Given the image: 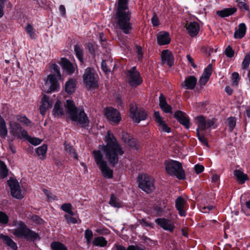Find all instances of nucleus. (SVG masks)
Returning <instances> with one entry per match:
<instances>
[{
	"label": "nucleus",
	"mask_w": 250,
	"mask_h": 250,
	"mask_svg": "<svg viewBox=\"0 0 250 250\" xmlns=\"http://www.w3.org/2000/svg\"><path fill=\"white\" fill-rule=\"evenodd\" d=\"M117 27L125 34H129L133 29L131 13L127 6V0H118L115 14Z\"/></svg>",
	"instance_id": "f257e3e1"
},
{
	"label": "nucleus",
	"mask_w": 250,
	"mask_h": 250,
	"mask_svg": "<svg viewBox=\"0 0 250 250\" xmlns=\"http://www.w3.org/2000/svg\"><path fill=\"white\" fill-rule=\"evenodd\" d=\"M105 138L106 144L103 146V149L109 163L114 167L118 164L119 156H122L124 151L113 134L109 131L107 132Z\"/></svg>",
	"instance_id": "f03ea898"
},
{
	"label": "nucleus",
	"mask_w": 250,
	"mask_h": 250,
	"mask_svg": "<svg viewBox=\"0 0 250 250\" xmlns=\"http://www.w3.org/2000/svg\"><path fill=\"white\" fill-rule=\"evenodd\" d=\"M65 112L68 115L70 119L81 125L82 127L88 126L89 120L83 109H78L74 102L70 100H67L65 104Z\"/></svg>",
	"instance_id": "7ed1b4c3"
},
{
	"label": "nucleus",
	"mask_w": 250,
	"mask_h": 250,
	"mask_svg": "<svg viewBox=\"0 0 250 250\" xmlns=\"http://www.w3.org/2000/svg\"><path fill=\"white\" fill-rule=\"evenodd\" d=\"M14 226L16 228L13 229V233L16 237L33 241L40 238L38 233L30 229L23 222L16 221Z\"/></svg>",
	"instance_id": "20e7f679"
},
{
	"label": "nucleus",
	"mask_w": 250,
	"mask_h": 250,
	"mask_svg": "<svg viewBox=\"0 0 250 250\" xmlns=\"http://www.w3.org/2000/svg\"><path fill=\"white\" fill-rule=\"evenodd\" d=\"M166 170L171 176L179 180L185 179V173L182 164L178 161L170 160L165 162Z\"/></svg>",
	"instance_id": "39448f33"
},
{
	"label": "nucleus",
	"mask_w": 250,
	"mask_h": 250,
	"mask_svg": "<svg viewBox=\"0 0 250 250\" xmlns=\"http://www.w3.org/2000/svg\"><path fill=\"white\" fill-rule=\"evenodd\" d=\"M94 160L101 170L103 176L110 179L113 177V170L108 166L106 162L104 159V156L100 150H94L92 152Z\"/></svg>",
	"instance_id": "423d86ee"
},
{
	"label": "nucleus",
	"mask_w": 250,
	"mask_h": 250,
	"mask_svg": "<svg viewBox=\"0 0 250 250\" xmlns=\"http://www.w3.org/2000/svg\"><path fill=\"white\" fill-rule=\"evenodd\" d=\"M51 71L53 74H49L47 77V80L46 82V84H49V87L47 91V93L58 91L59 88V84L58 82V79H60L61 77L60 71V67L56 64H53L51 66Z\"/></svg>",
	"instance_id": "0eeeda50"
},
{
	"label": "nucleus",
	"mask_w": 250,
	"mask_h": 250,
	"mask_svg": "<svg viewBox=\"0 0 250 250\" xmlns=\"http://www.w3.org/2000/svg\"><path fill=\"white\" fill-rule=\"evenodd\" d=\"M138 182L139 188L147 193H150L155 189L154 178L146 174H140Z\"/></svg>",
	"instance_id": "6e6552de"
},
{
	"label": "nucleus",
	"mask_w": 250,
	"mask_h": 250,
	"mask_svg": "<svg viewBox=\"0 0 250 250\" xmlns=\"http://www.w3.org/2000/svg\"><path fill=\"white\" fill-rule=\"evenodd\" d=\"M83 80L84 84L88 89L95 88L98 86V76L91 67H87L85 69Z\"/></svg>",
	"instance_id": "1a4fd4ad"
},
{
	"label": "nucleus",
	"mask_w": 250,
	"mask_h": 250,
	"mask_svg": "<svg viewBox=\"0 0 250 250\" xmlns=\"http://www.w3.org/2000/svg\"><path fill=\"white\" fill-rule=\"evenodd\" d=\"M130 117L133 122L139 123L146 120L147 114L144 109H138L135 104H132L130 105Z\"/></svg>",
	"instance_id": "9d476101"
},
{
	"label": "nucleus",
	"mask_w": 250,
	"mask_h": 250,
	"mask_svg": "<svg viewBox=\"0 0 250 250\" xmlns=\"http://www.w3.org/2000/svg\"><path fill=\"white\" fill-rule=\"evenodd\" d=\"M196 121L198 125L196 128V134L198 139L202 136L199 133V129L201 130H205L207 128L212 126L214 124V119L206 120L203 116L197 117L196 118Z\"/></svg>",
	"instance_id": "9b49d317"
},
{
	"label": "nucleus",
	"mask_w": 250,
	"mask_h": 250,
	"mask_svg": "<svg viewBox=\"0 0 250 250\" xmlns=\"http://www.w3.org/2000/svg\"><path fill=\"white\" fill-rule=\"evenodd\" d=\"M128 83L132 87H137L143 82L139 72L136 70V66H133L127 73Z\"/></svg>",
	"instance_id": "f8f14e48"
},
{
	"label": "nucleus",
	"mask_w": 250,
	"mask_h": 250,
	"mask_svg": "<svg viewBox=\"0 0 250 250\" xmlns=\"http://www.w3.org/2000/svg\"><path fill=\"white\" fill-rule=\"evenodd\" d=\"M7 184L10 188L11 194L13 197L18 199L23 198L20 184L16 179L11 177L7 181Z\"/></svg>",
	"instance_id": "ddd939ff"
},
{
	"label": "nucleus",
	"mask_w": 250,
	"mask_h": 250,
	"mask_svg": "<svg viewBox=\"0 0 250 250\" xmlns=\"http://www.w3.org/2000/svg\"><path fill=\"white\" fill-rule=\"evenodd\" d=\"M10 133L14 137L20 139H24L27 137V132L22 129L19 124L16 122L11 123L10 124Z\"/></svg>",
	"instance_id": "4468645a"
},
{
	"label": "nucleus",
	"mask_w": 250,
	"mask_h": 250,
	"mask_svg": "<svg viewBox=\"0 0 250 250\" xmlns=\"http://www.w3.org/2000/svg\"><path fill=\"white\" fill-rule=\"evenodd\" d=\"M105 115L109 121L118 124L121 120L119 112L112 107L106 108L105 109Z\"/></svg>",
	"instance_id": "2eb2a0df"
},
{
	"label": "nucleus",
	"mask_w": 250,
	"mask_h": 250,
	"mask_svg": "<svg viewBox=\"0 0 250 250\" xmlns=\"http://www.w3.org/2000/svg\"><path fill=\"white\" fill-rule=\"evenodd\" d=\"M155 222L165 230H168L171 232L174 231L175 226L172 222L165 218H157Z\"/></svg>",
	"instance_id": "dca6fc26"
},
{
	"label": "nucleus",
	"mask_w": 250,
	"mask_h": 250,
	"mask_svg": "<svg viewBox=\"0 0 250 250\" xmlns=\"http://www.w3.org/2000/svg\"><path fill=\"white\" fill-rule=\"evenodd\" d=\"M174 117L186 129L189 128V118L185 112L178 110L174 113Z\"/></svg>",
	"instance_id": "f3484780"
},
{
	"label": "nucleus",
	"mask_w": 250,
	"mask_h": 250,
	"mask_svg": "<svg viewBox=\"0 0 250 250\" xmlns=\"http://www.w3.org/2000/svg\"><path fill=\"white\" fill-rule=\"evenodd\" d=\"M175 207L181 216H185L186 215L185 209L187 208V202L182 197L179 196L176 199Z\"/></svg>",
	"instance_id": "a211bd4d"
},
{
	"label": "nucleus",
	"mask_w": 250,
	"mask_h": 250,
	"mask_svg": "<svg viewBox=\"0 0 250 250\" xmlns=\"http://www.w3.org/2000/svg\"><path fill=\"white\" fill-rule=\"evenodd\" d=\"M171 39L168 32L161 31L157 35V42L159 45H164L170 43Z\"/></svg>",
	"instance_id": "6ab92c4d"
},
{
	"label": "nucleus",
	"mask_w": 250,
	"mask_h": 250,
	"mask_svg": "<svg viewBox=\"0 0 250 250\" xmlns=\"http://www.w3.org/2000/svg\"><path fill=\"white\" fill-rule=\"evenodd\" d=\"M154 116L156 122L158 124V126L163 131L167 133L171 132V128L165 123L163 119L161 117L159 111H155L154 113Z\"/></svg>",
	"instance_id": "aec40b11"
},
{
	"label": "nucleus",
	"mask_w": 250,
	"mask_h": 250,
	"mask_svg": "<svg viewBox=\"0 0 250 250\" xmlns=\"http://www.w3.org/2000/svg\"><path fill=\"white\" fill-rule=\"evenodd\" d=\"M197 83V79L194 76L187 77L182 83L181 86L186 89L193 90Z\"/></svg>",
	"instance_id": "412c9836"
},
{
	"label": "nucleus",
	"mask_w": 250,
	"mask_h": 250,
	"mask_svg": "<svg viewBox=\"0 0 250 250\" xmlns=\"http://www.w3.org/2000/svg\"><path fill=\"white\" fill-rule=\"evenodd\" d=\"M162 61L163 63H166L169 67L174 64V57L171 51L164 50L161 53Z\"/></svg>",
	"instance_id": "4be33fe9"
},
{
	"label": "nucleus",
	"mask_w": 250,
	"mask_h": 250,
	"mask_svg": "<svg viewBox=\"0 0 250 250\" xmlns=\"http://www.w3.org/2000/svg\"><path fill=\"white\" fill-rule=\"evenodd\" d=\"M52 104L53 102L49 100V98L46 95H44L42 99L41 104L40 107L41 114L44 115L47 110L52 107Z\"/></svg>",
	"instance_id": "5701e85b"
},
{
	"label": "nucleus",
	"mask_w": 250,
	"mask_h": 250,
	"mask_svg": "<svg viewBox=\"0 0 250 250\" xmlns=\"http://www.w3.org/2000/svg\"><path fill=\"white\" fill-rule=\"evenodd\" d=\"M186 29L188 34L191 37L196 36L200 29L199 24L196 21L190 22L186 25Z\"/></svg>",
	"instance_id": "b1692460"
},
{
	"label": "nucleus",
	"mask_w": 250,
	"mask_h": 250,
	"mask_svg": "<svg viewBox=\"0 0 250 250\" xmlns=\"http://www.w3.org/2000/svg\"><path fill=\"white\" fill-rule=\"evenodd\" d=\"M61 65L64 72L67 74H71L75 71V67L66 58L61 60Z\"/></svg>",
	"instance_id": "393cba45"
},
{
	"label": "nucleus",
	"mask_w": 250,
	"mask_h": 250,
	"mask_svg": "<svg viewBox=\"0 0 250 250\" xmlns=\"http://www.w3.org/2000/svg\"><path fill=\"white\" fill-rule=\"evenodd\" d=\"M159 106L163 111L165 113H172V107L167 104L166 98L163 94L159 96Z\"/></svg>",
	"instance_id": "a878e982"
},
{
	"label": "nucleus",
	"mask_w": 250,
	"mask_h": 250,
	"mask_svg": "<svg viewBox=\"0 0 250 250\" xmlns=\"http://www.w3.org/2000/svg\"><path fill=\"white\" fill-rule=\"evenodd\" d=\"M233 174L240 184H244L246 181L249 180L248 175L244 173L241 169H235Z\"/></svg>",
	"instance_id": "bb28decb"
},
{
	"label": "nucleus",
	"mask_w": 250,
	"mask_h": 250,
	"mask_svg": "<svg viewBox=\"0 0 250 250\" xmlns=\"http://www.w3.org/2000/svg\"><path fill=\"white\" fill-rule=\"evenodd\" d=\"M52 112L53 115L57 118H61L64 115V111L60 100H58L55 103Z\"/></svg>",
	"instance_id": "cd10ccee"
},
{
	"label": "nucleus",
	"mask_w": 250,
	"mask_h": 250,
	"mask_svg": "<svg viewBox=\"0 0 250 250\" xmlns=\"http://www.w3.org/2000/svg\"><path fill=\"white\" fill-rule=\"evenodd\" d=\"M246 25L244 23H241L238 25V28L236 29L234 33V37L235 39H242L244 37L246 32Z\"/></svg>",
	"instance_id": "c85d7f7f"
},
{
	"label": "nucleus",
	"mask_w": 250,
	"mask_h": 250,
	"mask_svg": "<svg viewBox=\"0 0 250 250\" xmlns=\"http://www.w3.org/2000/svg\"><path fill=\"white\" fill-rule=\"evenodd\" d=\"M0 239L3 240L7 246L10 247L13 250L17 249V244L8 235L0 234Z\"/></svg>",
	"instance_id": "c756f323"
},
{
	"label": "nucleus",
	"mask_w": 250,
	"mask_h": 250,
	"mask_svg": "<svg viewBox=\"0 0 250 250\" xmlns=\"http://www.w3.org/2000/svg\"><path fill=\"white\" fill-rule=\"evenodd\" d=\"M236 11L237 9L235 7L227 8L222 10L217 11L216 14L222 18H224L233 14Z\"/></svg>",
	"instance_id": "7c9ffc66"
},
{
	"label": "nucleus",
	"mask_w": 250,
	"mask_h": 250,
	"mask_svg": "<svg viewBox=\"0 0 250 250\" xmlns=\"http://www.w3.org/2000/svg\"><path fill=\"white\" fill-rule=\"evenodd\" d=\"M76 88V82L73 79H70L65 84V91L68 94L73 93Z\"/></svg>",
	"instance_id": "2f4dec72"
},
{
	"label": "nucleus",
	"mask_w": 250,
	"mask_h": 250,
	"mask_svg": "<svg viewBox=\"0 0 250 250\" xmlns=\"http://www.w3.org/2000/svg\"><path fill=\"white\" fill-rule=\"evenodd\" d=\"M92 243L95 246L104 247L106 246L107 241L103 236H98L94 238Z\"/></svg>",
	"instance_id": "473e14b6"
},
{
	"label": "nucleus",
	"mask_w": 250,
	"mask_h": 250,
	"mask_svg": "<svg viewBox=\"0 0 250 250\" xmlns=\"http://www.w3.org/2000/svg\"><path fill=\"white\" fill-rule=\"evenodd\" d=\"M7 129L4 119L0 115V136L5 138L7 135Z\"/></svg>",
	"instance_id": "72a5a7b5"
},
{
	"label": "nucleus",
	"mask_w": 250,
	"mask_h": 250,
	"mask_svg": "<svg viewBox=\"0 0 250 250\" xmlns=\"http://www.w3.org/2000/svg\"><path fill=\"white\" fill-rule=\"evenodd\" d=\"M47 146L46 145H43L36 148V152L40 159L43 160L46 154Z\"/></svg>",
	"instance_id": "f704fd0d"
},
{
	"label": "nucleus",
	"mask_w": 250,
	"mask_h": 250,
	"mask_svg": "<svg viewBox=\"0 0 250 250\" xmlns=\"http://www.w3.org/2000/svg\"><path fill=\"white\" fill-rule=\"evenodd\" d=\"M74 52L77 59L79 60L80 62L83 63V48L78 44L74 45Z\"/></svg>",
	"instance_id": "c9c22d12"
},
{
	"label": "nucleus",
	"mask_w": 250,
	"mask_h": 250,
	"mask_svg": "<svg viewBox=\"0 0 250 250\" xmlns=\"http://www.w3.org/2000/svg\"><path fill=\"white\" fill-rule=\"evenodd\" d=\"M8 169L5 163L0 160V177L4 179L6 178L8 173Z\"/></svg>",
	"instance_id": "e433bc0d"
},
{
	"label": "nucleus",
	"mask_w": 250,
	"mask_h": 250,
	"mask_svg": "<svg viewBox=\"0 0 250 250\" xmlns=\"http://www.w3.org/2000/svg\"><path fill=\"white\" fill-rule=\"evenodd\" d=\"M109 204L113 207L119 208L121 207L118 198L114 194H111Z\"/></svg>",
	"instance_id": "4c0bfd02"
},
{
	"label": "nucleus",
	"mask_w": 250,
	"mask_h": 250,
	"mask_svg": "<svg viewBox=\"0 0 250 250\" xmlns=\"http://www.w3.org/2000/svg\"><path fill=\"white\" fill-rule=\"evenodd\" d=\"M65 150L67 153H68L71 157L75 159L76 160L78 159V156L75 149L70 145H65Z\"/></svg>",
	"instance_id": "58836bf2"
},
{
	"label": "nucleus",
	"mask_w": 250,
	"mask_h": 250,
	"mask_svg": "<svg viewBox=\"0 0 250 250\" xmlns=\"http://www.w3.org/2000/svg\"><path fill=\"white\" fill-rule=\"evenodd\" d=\"M51 248L52 250H67V248L59 242H52L51 244Z\"/></svg>",
	"instance_id": "ea45409f"
},
{
	"label": "nucleus",
	"mask_w": 250,
	"mask_h": 250,
	"mask_svg": "<svg viewBox=\"0 0 250 250\" xmlns=\"http://www.w3.org/2000/svg\"><path fill=\"white\" fill-rule=\"evenodd\" d=\"M61 209L64 212L68 213L71 216L74 215V213L72 211V206L70 203L63 204L61 207Z\"/></svg>",
	"instance_id": "a19ab883"
},
{
	"label": "nucleus",
	"mask_w": 250,
	"mask_h": 250,
	"mask_svg": "<svg viewBox=\"0 0 250 250\" xmlns=\"http://www.w3.org/2000/svg\"><path fill=\"white\" fill-rule=\"evenodd\" d=\"M24 139L27 140L30 143L34 146L39 145L42 141V140L38 138H33L29 136L28 134H27V137H25Z\"/></svg>",
	"instance_id": "79ce46f5"
},
{
	"label": "nucleus",
	"mask_w": 250,
	"mask_h": 250,
	"mask_svg": "<svg viewBox=\"0 0 250 250\" xmlns=\"http://www.w3.org/2000/svg\"><path fill=\"white\" fill-rule=\"evenodd\" d=\"M93 236V234L91 230L88 229L85 230L84 238L86 239L87 245H89L91 243Z\"/></svg>",
	"instance_id": "37998d69"
},
{
	"label": "nucleus",
	"mask_w": 250,
	"mask_h": 250,
	"mask_svg": "<svg viewBox=\"0 0 250 250\" xmlns=\"http://www.w3.org/2000/svg\"><path fill=\"white\" fill-rule=\"evenodd\" d=\"M116 250H144V249L137 245H130L127 247V249L123 246H117Z\"/></svg>",
	"instance_id": "c03bdc74"
},
{
	"label": "nucleus",
	"mask_w": 250,
	"mask_h": 250,
	"mask_svg": "<svg viewBox=\"0 0 250 250\" xmlns=\"http://www.w3.org/2000/svg\"><path fill=\"white\" fill-rule=\"evenodd\" d=\"M26 32L29 35L31 39H34L36 38V34L35 30L32 25L28 24L25 28Z\"/></svg>",
	"instance_id": "a18cd8bd"
},
{
	"label": "nucleus",
	"mask_w": 250,
	"mask_h": 250,
	"mask_svg": "<svg viewBox=\"0 0 250 250\" xmlns=\"http://www.w3.org/2000/svg\"><path fill=\"white\" fill-rule=\"evenodd\" d=\"M250 63V55L247 54L243 61L242 64V68L243 69H246L249 66Z\"/></svg>",
	"instance_id": "49530a36"
},
{
	"label": "nucleus",
	"mask_w": 250,
	"mask_h": 250,
	"mask_svg": "<svg viewBox=\"0 0 250 250\" xmlns=\"http://www.w3.org/2000/svg\"><path fill=\"white\" fill-rule=\"evenodd\" d=\"M17 120L18 122L23 123L26 125H28L31 123V121L25 115H18Z\"/></svg>",
	"instance_id": "de8ad7c7"
},
{
	"label": "nucleus",
	"mask_w": 250,
	"mask_h": 250,
	"mask_svg": "<svg viewBox=\"0 0 250 250\" xmlns=\"http://www.w3.org/2000/svg\"><path fill=\"white\" fill-rule=\"evenodd\" d=\"M228 125L230 131H232L236 125V119L235 117H230L228 119Z\"/></svg>",
	"instance_id": "09e8293b"
},
{
	"label": "nucleus",
	"mask_w": 250,
	"mask_h": 250,
	"mask_svg": "<svg viewBox=\"0 0 250 250\" xmlns=\"http://www.w3.org/2000/svg\"><path fill=\"white\" fill-rule=\"evenodd\" d=\"M225 54L227 57L232 58L234 55V51L230 45H228L225 49Z\"/></svg>",
	"instance_id": "8fccbe9b"
},
{
	"label": "nucleus",
	"mask_w": 250,
	"mask_h": 250,
	"mask_svg": "<svg viewBox=\"0 0 250 250\" xmlns=\"http://www.w3.org/2000/svg\"><path fill=\"white\" fill-rule=\"evenodd\" d=\"M9 220L8 216L6 213L2 211H0V223L2 224H6Z\"/></svg>",
	"instance_id": "3c124183"
},
{
	"label": "nucleus",
	"mask_w": 250,
	"mask_h": 250,
	"mask_svg": "<svg viewBox=\"0 0 250 250\" xmlns=\"http://www.w3.org/2000/svg\"><path fill=\"white\" fill-rule=\"evenodd\" d=\"M212 71V65L211 64H209L205 69L203 75L206 76L209 78L211 75Z\"/></svg>",
	"instance_id": "603ef678"
},
{
	"label": "nucleus",
	"mask_w": 250,
	"mask_h": 250,
	"mask_svg": "<svg viewBox=\"0 0 250 250\" xmlns=\"http://www.w3.org/2000/svg\"><path fill=\"white\" fill-rule=\"evenodd\" d=\"M231 78L233 83L237 85L240 79L239 74L237 72H233L231 74Z\"/></svg>",
	"instance_id": "864d4df0"
},
{
	"label": "nucleus",
	"mask_w": 250,
	"mask_h": 250,
	"mask_svg": "<svg viewBox=\"0 0 250 250\" xmlns=\"http://www.w3.org/2000/svg\"><path fill=\"white\" fill-rule=\"evenodd\" d=\"M209 77H207L206 76L203 75L200 77L199 83L200 85H205L208 82L209 80Z\"/></svg>",
	"instance_id": "5fc2aeb1"
},
{
	"label": "nucleus",
	"mask_w": 250,
	"mask_h": 250,
	"mask_svg": "<svg viewBox=\"0 0 250 250\" xmlns=\"http://www.w3.org/2000/svg\"><path fill=\"white\" fill-rule=\"evenodd\" d=\"M87 46L90 53L91 54L94 55L95 53V50L97 48V46L91 43H88L87 44Z\"/></svg>",
	"instance_id": "6e6d98bb"
},
{
	"label": "nucleus",
	"mask_w": 250,
	"mask_h": 250,
	"mask_svg": "<svg viewBox=\"0 0 250 250\" xmlns=\"http://www.w3.org/2000/svg\"><path fill=\"white\" fill-rule=\"evenodd\" d=\"M151 22L154 26H158L160 24L159 19L156 14H154L153 16L151 19Z\"/></svg>",
	"instance_id": "4d7b16f0"
},
{
	"label": "nucleus",
	"mask_w": 250,
	"mask_h": 250,
	"mask_svg": "<svg viewBox=\"0 0 250 250\" xmlns=\"http://www.w3.org/2000/svg\"><path fill=\"white\" fill-rule=\"evenodd\" d=\"M65 218L66 219L68 223L71 224H76L77 223V219L73 217L69 216V215L66 214L64 215Z\"/></svg>",
	"instance_id": "13d9d810"
},
{
	"label": "nucleus",
	"mask_w": 250,
	"mask_h": 250,
	"mask_svg": "<svg viewBox=\"0 0 250 250\" xmlns=\"http://www.w3.org/2000/svg\"><path fill=\"white\" fill-rule=\"evenodd\" d=\"M194 169L197 174H200L204 171V167L203 165H196L194 166Z\"/></svg>",
	"instance_id": "bf43d9fd"
},
{
	"label": "nucleus",
	"mask_w": 250,
	"mask_h": 250,
	"mask_svg": "<svg viewBox=\"0 0 250 250\" xmlns=\"http://www.w3.org/2000/svg\"><path fill=\"white\" fill-rule=\"evenodd\" d=\"M131 138L130 135L126 132H123L122 134V139L125 143H127V142L129 141V140Z\"/></svg>",
	"instance_id": "052dcab7"
},
{
	"label": "nucleus",
	"mask_w": 250,
	"mask_h": 250,
	"mask_svg": "<svg viewBox=\"0 0 250 250\" xmlns=\"http://www.w3.org/2000/svg\"><path fill=\"white\" fill-rule=\"evenodd\" d=\"M137 58L138 61H141L143 57L142 49L140 46H137Z\"/></svg>",
	"instance_id": "680f3d73"
},
{
	"label": "nucleus",
	"mask_w": 250,
	"mask_h": 250,
	"mask_svg": "<svg viewBox=\"0 0 250 250\" xmlns=\"http://www.w3.org/2000/svg\"><path fill=\"white\" fill-rule=\"evenodd\" d=\"M131 147H136L137 144V140L131 138L127 143Z\"/></svg>",
	"instance_id": "e2e57ef3"
},
{
	"label": "nucleus",
	"mask_w": 250,
	"mask_h": 250,
	"mask_svg": "<svg viewBox=\"0 0 250 250\" xmlns=\"http://www.w3.org/2000/svg\"><path fill=\"white\" fill-rule=\"evenodd\" d=\"M238 6L240 8L244 9L247 11L249 9V6L246 3L243 1H240L239 2Z\"/></svg>",
	"instance_id": "0e129e2a"
},
{
	"label": "nucleus",
	"mask_w": 250,
	"mask_h": 250,
	"mask_svg": "<svg viewBox=\"0 0 250 250\" xmlns=\"http://www.w3.org/2000/svg\"><path fill=\"white\" fill-rule=\"evenodd\" d=\"M101 67L103 71L105 72L110 71V69H108L107 67L106 62L104 60H103L102 62Z\"/></svg>",
	"instance_id": "69168bd1"
},
{
	"label": "nucleus",
	"mask_w": 250,
	"mask_h": 250,
	"mask_svg": "<svg viewBox=\"0 0 250 250\" xmlns=\"http://www.w3.org/2000/svg\"><path fill=\"white\" fill-rule=\"evenodd\" d=\"M8 145H9V148L10 149V150L12 151L13 154H14L16 152V150L15 147V146L13 145V141L12 140H9L8 141Z\"/></svg>",
	"instance_id": "338daca9"
},
{
	"label": "nucleus",
	"mask_w": 250,
	"mask_h": 250,
	"mask_svg": "<svg viewBox=\"0 0 250 250\" xmlns=\"http://www.w3.org/2000/svg\"><path fill=\"white\" fill-rule=\"evenodd\" d=\"M43 192L46 195V196L48 197V199H55V198L56 197V196H54V197H53L52 196V193L47 189H43Z\"/></svg>",
	"instance_id": "774afa93"
}]
</instances>
